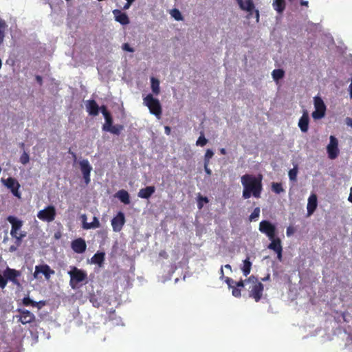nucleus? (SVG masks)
Here are the masks:
<instances>
[{
	"label": "nucleus",
	"mask_w": 352,
	"mask_h": 352,
	"mask_svg": "<svg viewBox=\"0 0 352 352\" xmlns=\"http://www.w3.org/2000/svg\"><path fill=\"white\" fill-rule=\"evenodd\" d=\"M270 280V274H267L266 276L262 278V281L265 282Z\"/></svg>",
	"instance_id": "nucleus-56"
},
{
	"label": "nucleus",
	"mask_w": 352,
	"mask_h": 352,
	"mask_svg": "<svg viewBox=\"0 0 352 352\" xmlns=\"http://www.w3.org/2000/svg\"><path fill=\"white\" fill-rule=\"evenodd\" d=\"M155 188L154 186H146L142 188L138 192V196L142 199H148L155 192Z\"/></svg>",
	"instance_id": "nucleus-21"
},
{
	"label": "nucleus",
	"mask_w": 352,
	"mask_h": 352,
	"mask_svg": "<svg viewBox=\"0 0 352 352\" xmlns=\"http://www.w3.org/2000/svg\"><path fill=\"white\" fill-rule=\"evenodd\" d=\"M16 250V247L13 246V245L10 246V252H14Z\"/></svg>",
	"instance_id": "nucleus-61"
},
{
	"label": "nucleus",
	"mask_w": 352,
	"mask_h": 352,
	"mask_svg": "<svg viewBox=\"0 0 352 352\" xmlns=\"http://www.w3.org/2000/svg\"><path fill=\"white\" fill-rule=\"evenodd\" d=\"M116 197L124 204H129L130 203L129 194L125 190H120L116 193Z\"/></svg>",
	"instance_id": "nucleus-25"
},
{
	"label": "nucleus",
	"mask_w": 352,
	"mask_h": 352,
	"mask_svg": "<svg viewBox=\"0 0 352 352\" xmlns=\"http://www.w3.org/2000/svg\"><path fill=\"white\" fill-rule=\"evenodd\" d=\"M29 161H30L29 155L26 152H24L20 157V162L22 164L25 165L29 162Z\"/></svg>",
	"instance_id": "nucleus-41"
},
{
	"label": "nucleus",
	"mask_w": 352,
	"mask_h": 352,
	"mask_svg": "<svg viewBox=\"0 0 352 352\" xmlns=\"http://www.w3.org/2000/svg\"><path fill=\"white\" fill-rule=\"evenodd\" d=\"M143 100L144 104L148 108L150 113L160 118L162 112L160 101L157 98H155L151 94L144 98Z\"/></svg>",
	"instance_id": "nucleus-5"
},
{
	"label": "nucleus",
	"mask_w": 352,
	"mask_h": 352,
	"mask_svg": "<svg viewBox=\"0 0 352 352\" xmlns=\"http://www.w3.org/2000/svg\"><path fill=\"white\" fill-rule=\"evenodd\" d=\"M21 274H22L21 271L10 268L9 267H6V269L3 271V276L6 277L7 283L10 281L13 283V285L17 287L21 286V284L19 280V278L21 276Z\"/></svg>",
	"instance_id": "nucleus-9"
},
{
	"label": "nucleus",
	"mask_w": 352,
	"mask_h": 352,
	"mask_svg": "<svg viewBox=\"0 0 352 352\" xmlns=\"http://www.w3.org/2000/svg\"><path fill=\"white\" fill-rule=\"evenodd\" d=\"M164 131H165V133H166V135H170V131H171V129H170V126H166L164 127Z\"/></svg>",
	"instance_id": "nucleus-53"
},
{
	"label": "nucleus",
	"mask_w": 352,
	"mask_h": 352,
	"mask_svg": "<svg viewBox=\"0 0 352 352\" xmlns=\"http://www.w3.org/2000/svg\"><path fill=\"white\" fill-rule=\"evenodd\" d=\"M42 273L45 278L48 280L51 275L54 274V271L50 268L47 264L38 265L35 267V271L33 276L35 278H38V274Z\"/></svg>",
	"instance_id": "nucleus-14"
},
{
	"label": "nucleus",
	"mask_w": 352,
	"mask_h": 352,
	"mask_svg": "<svg viewBox=\"0 0 352 352\" xmlns=\"http://www.w3.org/2000/svg\"><path fill=\"white\" fill-rule=\"evenodd\" d=\"M245 284H246L245 280H241L238 282H235L234 286H236V287L240 288L241 289L243 287H244Z\"/></svg>",
	"instance_id": "nucleus-50"
},
{
	"label": "nucleus",
	"mask_w": 352,
	"mask_h": 352,
	"mask_svg": "<svg viewBox=\"0 0 352 352\" xmlns=\"http://www.w3.org/2000/svg\"><path fill=\"white\" fill-rule=\"evenodd\" d=\"M56 216V210L54 206L50 205L37 213V217L45 222H52Z\"/></svg>",
	"instance_id": "nucleus-6"
},
{
	"label": "nucleus",
	"mask_w": 352,
	"mask_h": 352,
	"mask_svg": "<svg viewBox=\"0 0 352 352\" xmlns=\"http://www.w3.org/2000/svg\"><path fill=\"white\" fill-rule=\"evenodd\" d=\"M220 274H221L220 278H221V279H223V278H226V277L224 276V273H223V267H221V269H220Z\"/></svg>",
	"instance_id": "nucleus-58"
},
{
	"label": "nucleus",
	"mask_w": 352,
	"mask_h": 352,
	"mask_svg": "<svg viewBox=\"0 0 352 352\" xmlns=\"http://www.w3.org/2000/svg\"><path fill=\"white\" fill-rule=\"evenodd\" d=\"M214 155V153L211 149H208L204 156V163L209 164L210 160Z\"/></svg>",
	"instance_id": "nucleus-39"
},
{
	"label": "nucleus",
	"mask_w": 352,
	"mask_h": 352,
	"mask_svg": "<svg viewBox=\"0 0 352 352\" xmlns=\"http://www.w3.org/2000/svg\"><path fill=\"white\" fill-rule=\"evenodd\" d=\"M208 142V140L204 137V135H201L199 137L198 140H197L196 144L197 146H205Z\"/></svg>",
	"instance_id": "nucleus-40"
},
{
	"label": "nucleus",
	"mask_w": 352,
	"mask_h": 352,
	"mask_svg": "<svg viewBox=\"0 0 352 352\" xmlns=\"http://www.w3.org/2000/svg\"><path fill=\"white\" fill-rule=\"evenodd\" d=\"M8 25L6 22L3 19H0V45L3 43L4 37H5V32L7 30Z\"/></svg>",
	"instance_id": "nucleus-30"
},
{
	"label": "nucleus",
	"mask_w": 352,
	"mask_h": 352,
	"mask_svg": "<svg viewBox=\"0 0 352 352\" xmlns=\"http://www.w3.org/2000/svg\"><path fill=\"white\" fill-rule=\"evenodd\" d=\"M238 3L240 8L243 10L252 11L254 8L252 0H239Z\"/></svg>",
	"instance_id": "nucleus-24"
},
{
	"label": "nucleus",
	"mask_w": 352,
	"mask_h": 352,
	"mask_svg": "<svg viewBox=\"0 0 352 352\" xmlns=\"http://www.w3.org/2000/svg\"><path fill=\"white\" fill-rule=\"evenodd\" d=\"M232 295L236 298H239L241 296V290L240 288L236 287V286H234L232 287Z\"/></svg>",
	"instance_id": "nucleus-42"
},
{
	"label": "nucleus",
	"mask_w": 352,
	"mask_h": 352,
	"mask_svg": "<svg viewBox=\"0 0 352 352\" xmlns=\"http://www.w3.org/2000/svg\"><path fill=\"white\" fill-rule=\"evenodd\" d=\"M260 215V208L258 207H256L254 209L253 212L249 217V219L250 221L256 220L257 218H258Z\"/></svg>",
	"instance_id": "nucleus-38"
},
{
	"label": "nucleus",
	"mask_w": 352,
	"mask_h": 352,
	"mask_svg": "<svg viewBox=\"0 0 352 352\" xmlns=\"http://www.w3.org/2000/svg\"><path fill=\"white\" fill-rule=\"evenodd\" d=\"M300 3L301 6H308V1L304 0H300Z\"/></svg>",
	"instance_id": "nucleus-57"
},
{
	"label": "nucleus",
	"mask_w": 352,
	"mask_h": 352,
	"mask_svg": "<svg viewBox=\"0 0 352 352\" xmlns=\"http://www.w3.org/2000/svg\"><path fill=\"white\" fill-rule=\"evenodd\" d=\"M104 118L105 120V122L102 125V130L105 131L107 129L111 126V125H113V118L111 113L107 115L106 116H104Z\"/></svg>",
	"instance_id": "nucleus-33"
},
{
	"label": "nucleus",
	"mask_w": 352,
	"mask_h": 352,
	"mask_svg": "<svg viewBox=\"0 0 352 352\" xmlns=\"http://www.w3.org/2000/svg\"><path fill=\"white\" fill-rule=\"evenodd\" d=\"M82 218L83 219L82 228L85 230L95 229V228H98L100 226L99 220L96 217H94L93 221L91 223H86L85 221L86 220L85 215H82Z\"/></svg>",
	"instance_id": "nucleus-22"
},
{
	"label": "nucleus",
	"mask_w": 352,
	"mask_h": 352,
	"mask_svg": "<svg viewBox=\"0 0 352 352\" xmlns=\"http://www.w3.org/2000/svg\"><path fill=\"white\" fill-rule=\"evenodd\" d=\"M298 175V166L297 165L289 170V177L291 181H296Z\"/></svg>",
	"instance_id": "nucleus-35"
},
{
	"label": "nucleus",
	"mask_w": 352,
	"mask_h": 352,
	"mask_svg": "<svg viewBox=\"0 0 352 352\" xmlns=\"http://www.w3.org/2000/svg\"><path fill=\"white\" fill-rule=\"evenodd\" d=\"M314 107L315 111L311 114L313 118L315 120L322 118L325 116L326 105L320 97H314Z\"/></svg>",
	"instance_id": "nucleus-7"
},
{
	"label": "nucleus",
	"mask_w": 352,
	"mask_h": 352,
	"mask_svg": "<svg viewBox=\"0 0 352 352\" xmlns=\"http://www.w3.org/2000/svg\"><path fill=\"white\" fill-rule=\"evenodd\" d=\"M272 190L276 194H280L285 191L281 183L274 182L272 184Z\"/></svg>",
	"instance_id": "nucleus-34"
},
{
	"label": "nucleus",
	"mask_w": 352,
	"mask_h": 352,
	"mask_svg": "<svg viewBox=\"0 0 352 352\" xmlns=\"http://www.w3.org/2000/svg\"><path fill=\"white\" fill-rule=\"evenodd\" d=\"M86 109L90 116H96L99 113V106L94 100H89L86 102Z\"/></svg>",
	"instance_id": "nucleus-18"
},
{
	"label": "nucleus",
	"mask_w": 352,
	"mask_h": 352,
	"mask_svg": "<svg viewBox=\"0 0 352 352\" xmlns=\"http://www.w3.org/2000/svg\"><path fill=\"white\" fill-rule=\"evenodd\" d=\"M277 254V258L279 261L282 260V253H283V249L279 250L278 251L275 252Z\"/></svg>",
	"instance_id": "nucleus-52"
},
{
	"label": "nucleus",
	"mask_w": 352,
	"mask_h": 352,
	"mask_svg": "<svg viewBox=\"0 0 352 352\" xmlns=\"http://www.w3.org/2000/svg\"><path fill=\"white\" fill-rule=\"evenodd\" d=\"M122 48L123 50L129 52H133L134 49L130 46L129 43H124L122 46Z\"/></svg>",
	"instance_id": "nucleus-46"
},
{
	"label": "nucleus",
	"mask_w": 352,
	"mask_h": 352,
	"mask_svg": "<svg viewBox=\"0 0 352 352\" xmlns=\"http://www.w3.org/2000/svg\"><path fill=\"white\" fill-rule=\"evenodd\" d=\"M225 281L230 288H232V287L234 286V285H235V281L233 279H232L231 278L226 277Z\"/></svg>",
	"instance_id": "nucleus-45"
},
{
	"label": "nucleus",
	"mask_w": 352,
	"mask_h": 352,
	"mask_svg": "<svg viewBox=\"0 0 352 352\" xmlns=\"http://www.w3.org/2000/svg\"><path fill=\"white\" fill-rule=\"evenodd\" d=\"M348 199L350 202L352 203V187L351 188V192Z\"/></svg>",
	"instance_id": "nucleus-59"
},
{
	"label": "nucleus",
	"mask_w": 352,
	"mask_h": 352,
	"mask_svg": "<svg viewBox=\"0 0 352 352\" xmlns=\"http://www.w3.org/2000/svg\"><path fill=\"white\" fill-rule=\"evenodd\" d=\"M225 268H226V269H229V270H232L231 265H229V264H226V265H225Z\"/></svg>",
	"instance_id": "nucleus-63"
},
{
	"label": "nucleus",
	"mask_w": 352,
	"mask_h": 352,
	"mask_svg": "<svg viewBox=\"0 0 352 352\" xmlns=\"http://www.w3.org/2000/svg\"><path fill=\"white\" fill-rule=\"evenodd\" d=\"M317 204L318 202L316 195L311 194L308 199V203L307 206L308 215H311L314 213L317 208Z\"/></svg>",
	"instance_id": "nucleus-20"
},
{
	"label": "nucleus",
	"mask_w": 352,
	"mask_h": 352,
	"mask_svg": "<svg viewBox=\"0 0 352 352\" xmlns=\"http://www.w3.org/2000/svg\"><path fill=\"white\" fill-rule=\"evenodd\" d=\"M126 1L127 2H129V4H132V3L135 1V0H126Z\"/></svg>",
	"instance_id": "nucleus-64"
},
{
	"label": "nucleus",
	"mask_w": 352,
	"mask_h": 352,
	"mask_svg": "<svg viewBox=\"0 0 352 352\" xmlns=\"http://www.w3.org/2000/svg\"><path fill=\"white\" fill-rule=\"evenodd\" d=\"M113 14L115 17V20L119 22L121 25H127L130 21L125 12H122L121 10L116 9L113 11Z\"/></svg>",
	"instance_id": "nucleus-17"
},
{
	"label": "nucleus",
	"mask_w": 352,
	"mask_h": 352,
	"mask_svg": "<svg viewBox=\"0 0 352 352\" xmlns=\"http://www.w3.org/2000/svg\"><path fill=\"white\" fill-rule=\"evenodd\" d=\"M259 230L261 232L266 234L269 239H272L276 236V227L271 222L263 220L259 223Z\"/></svg>",
	"instance_id": "nucleus-11"
},
{
	"label": "nucleus",
	"mask_w": 352,
	"mask_h": 352,
	"mask_svg": "<svg viewBox=\"0 0 352 352\" xmlns=\"http://www.w3.org/2000/svg\"><path fill=\"white\" fill-rule=\"evenodd\" d=\"M295 232H296L295 228L290 226L287 227V230H286L287 236H290L292 234H294Z\"/></svg>",
	"instance_id": "nucleus-47"
},
{
	"label": "nucleus",
	"mask_w": 352,
	"mask_h": 352,
	"mask_svg": "<svg viewBox=\"0 0 352 352\" xmlns=\"http://www.w3.org/2000/svg\"><path fill=\"white\" fill-rule=\"evenodd\" d=\"M99 111H101V113H102V115L104 116H106L107 115L110 114L109 111L107 110V107L104 105H102L100 107H99Z\"/></svg>",
	"instance_id": "nucleus-49"
},
{
	"label": "nucleus",
	"mask_w": 352,
	"mask_h": 352,
	"mask_svg": "<svg viewBox=\"0 0 352 352\" xmlns=\"http://www.w3.org/2000/svg\"><path fill=\"white\" fill-rule=\"evenodd\" d=\"M285 72L281 69L273 70L272 75L274 80H278L284 77Z\"/></svg>",
	"instance_id": "nucleus-32"
},
{
	"label": "nucleus",
	"mask_w": 352,
	"mask_h": 352,
	"mask_svg": "<svg viewBox=\"0 0 352 352\" xmlns=\"http://www.w3.org/2000/svg\"><path fill=\"white\" fill-rule=\"evenodd\" d=\"M70 270L67 272L70 276L69 285L72 289L78 287L80 283L85 281L87 278V272L76 266H70Z\"/></svg>",
	"instance_id": "nucleus-4"
},
{
	"label": "nucleus",
	"mask_w": 352,
	"mask_h": 352,
	"mask_svg": "<svg viewBox=\"0 0 352 352\" xmlns=\"http://www.w3.org/2000/svg\"><path fill=\"white\" fill-rule=\"evenodd\" d=\"M124 126L121 124L111 125L105 131H109L114 135H120L121 131L123 130Z\"/></svg>",
	"instance_id": "nucleus-31"
},
{
	"label": "nucleus",
	"mask_w": 352,
	"mask_h": 352,
	"mask_svg": "<svg viewBox=\"0 0 352 352\" xmlns=\"http://www.w3.org/2000/svg\"><path fill=\"white\" fill-rule=\"evenodd\" d=\"M36 81L41 85H42V82H43V79H42V77L40 76H36Z\"/></svg>",
	"instance_id": "nucleus-54"
},
{
	"label": "nucleus",
	"mask_w": 352,
	"mask_h": 352,
	"mask_svg": "<svg viewBox=\"0 0 352 352\" xmlns=\"http://www.w3.org/2000/svg\"><path fill=\"white\" fill-rule=\"evenodd\" d=\"M22 303L25 306L31 305L33 307L34 300H31L28 296H27L23 298Z\"/></svg>",
	"instance_id": "nucleus-43"
},
{
	"label": "nucleus",
	"mask_w": 352,
	"mask_h": 352,
	"mask_svg": "<svg viewBox=\"0 0 352 352\" xmlns=\"http://www.w3.org/2000/svg\"><path fill=\"white\" fill-rule=\"evenodd\" d=\"M209 202V199L208 197H202L201 195H199L198 197V200H197V207L200 210L203 208L204 206V203H208Z\"/></svg>",
	"instance_id": "nucleus-37"
},
{
	"label": "nucleus",
	"mask_w": 352,
	"mask_h": 352,
	"mask_svg": "<svg viewBox=\"0 0 352 352\" xmlns=\"http://www.w3.org/2000/svg\"><path fill=\"white\" fill-rule=\"evenodd\" d=\"M151 83L153 93L157 96L160 93V80L155 77H152L151 78Z\"/></svg>",
	"instance_id": "nucleus-27"
},
{
	"label": "nucleus",
	"mask_w": 352,
	"mask_h": 352,
	"mask_svg": "<svg viewBox=\"0 0 352 352\" xmlns=\"http://www.w3.org/2000/svg\"><path fill=\"white\" fill-rule=\"evenodd\" d=\"M72 248L76 253L82 254L87 248L85 241L82 238L74 240L71 244Z\"/></svg>",
	"instance_id": "nucleus-16"
},
{
	"label": "nucleus",
	"mask_w": 352,
	"mask_h": 352,
	"mask_svg": "<svg viewBox=\"0 0 352 352\" xmlns=\"http://www.w3.org/2000/svg\"><path fill=\"white\" fill-rule=\"evenodd\" d=\"M204 170L207 175H210L212 170L208 168V164L204 163Z\"/></svg>",
	"instance_id": "nucleus-51"
},
{
	"label": "nucleus",
	"mask_w": 352,
	"mask_h": 352,
	"mask_svg": "<svg viewBox=\"0 0 352 352\" xmlns=\"http://www.w3.org/2000/svg\"><path fill=\"white\" fill-rule=\"evenodd\" d=\"M252 263L250 261V258L248 257L246 259L243 261V265L241 268L243 274L245 276H247L251 271Z\"/></svg>",
	"instance_id": "nucleus-29"
},
{
	"label": "nucleus",
	"mask_w": 352,
	"mask_h": 352,
	"mask_svg": "<svg viewBox=\"0 0 352 352\" xmlns=\"http://www.w3.org/2000/svg\"><path fill=\"white\" fill-rule=\"evenodd\" d=\"M309 115L306 110L303 111L302 116L300 117L298 122V126L302 132L306 133L309 129Z\"/></svg>",
	"instance_id": "nucleus-19"
},
{
	"label": "nucleus",
	"mask_w": 352,
	"mask_h": 352,
	"mask_svg": "<svg viewBox=\"0 0 352 352\" xmlns=\"http://www.w3.org/2000/svg\"><path fill=\"white\" fill-rule=\"evenodd\" d=\"M329 139L330 142L327 146V150L329 157L333 160L338 157L339 153L338 142L337 138L333 135H331Z\"/></svg>",
	"instance_id": "nucleus-12"
},
{
	"label": "nucleus",
	"mask_w": 352,
	"mask_h": 352,
	"mask_svg": "<svg viewBox=\"0 0 352 352\" xmlns=\"http://www.w3.org/2000/svg\"><path fill=\"white\" fill-rule=\"evenodd\" d=\"M7 285V280L4 276L0 274V287L4 289Z\"/></svg>",
	"instance_id": "nucleus-44"
},
{
	"label": "nucleus",
	"mask_w": 352,
	"mask_h": 352,
	"mask_svg": "<svg viewBox=\"0 0 352 352\" xmlns=\"http://www.w3.org/2000/svg\"><path fill=\"white\" fill-rule=\"evenodd\" d=\"M17 311L19 312V315H17L16 317L18 318V320L23 324H32V322H35L36 316L29 310L25 309H18Z\"/></svg>",
	"instance_id": "nucleus-10"
},
{
	"label": "nucleus",
	"mask_w": 352,
	"mask_h": 352,
	"mask_svg": "<svg viewBox=\"0 0 352 352\" xmlns=\"http://www.w3.org/2000/svg\"><path fill=\"white\" fill-rule=\"evenodd\" d=\"M170 14H171L172 17H173L177 21L183 20L182 15L178 9L174 8V9L171 10Z\"/></svg>",
	"instance_id": "nucleus-36"
},
{
	"label": "nucleus",
	"mask_w": 352,
	"mask_h": 352,
	"mask_svg": "<svg viewBox=\"0 0 352 352\" xmlns=\"http://www.w3.org/2000/svg\"><path fill=\"white\" fill-rule=\"evenodd\" d=\"M346 122L347 125H349V126L352 127V119L351 118H346Z\"/></svg>",
	"instance_id": "nucleus-55"
},
{
	"label": "nucleus",
	"mask_w": 352,
	"mask_h": 352,
	"mask_svg": "<svg viewBox=\"0 0 352 352\" xmlns=\"http://www.w3.org/2000/svg\"><path fill=\"white\" fill-rule=\"evenodd\" d=\"M1 182L6 187L10 190L14 196L19 199L21 198V194L19 192L21 186L15 178L9 177L7 179H1Z\"/></svg>",
	"instance_id": "nucleus-8"
},
{
	"label": "nucleus",
	"mask_w": 352,
	"mask_h": 352,
	"mask_svg": "<svg viewBox=\"0 0 352 352\" xmlns=\"http://www.w3.org/2000/svg\"><path fill=\"white\" fill-rule=\"evenodd\" d=\"M263 176L258 175L257 177L251 174H245L241 177V184L243 186V199H249L252 196L255 198H260L263 190L262 184Z\"/></svg>",
	"instance_id": "nucleus-1"
},
{
	"label": "nucleus",
	"mask_w": 352,
	"mask_h": 352,
	"mask_svg": "<svg viewBox=\"0 0 352 352\" xmlns=\"http://www.w3.org/2000/svg\"><path fill=\"white\" fill-rule=\"evenodd\" d=\"M125 223V217L122 212H118L111 220V226L114 232H120Z\"/></svg>",
	"instance_id": "nucleus-15"
},
{
	"label": "nucleus",
	"mask_w": 352,
	"mask_h": 352,
	"mask_svg": "<svg viewBox=\"0 0 352 352\" xmlns=\"http://www.w3.org/2000/svg\"><path fill=\"white\" fill-rule=\"evenodd\" d=\"M131 4H129V2L126 1V3L124 6V9L126 10L129 9Z\"/></svg>",
	"instance_id": "nucleus-60"
},
{
	"label": "nucleus",
	"mask_w": 352,
	"mask_h": 352,
	"mask_svg": "<svg viewBox=\"0 0 352 352\" xmlns=\"http://www.w3.org/2000/svg\"><path fill=\"white\" fill-rule=\"evenodd\" d=\"M46 304L45 300H41L39 302L34 301L33 307H37L38 309H41L42 307L45 306Z\"/></svg>",
	"instance_id": "nucleus-48"
},
{
	"label": "nucleus",
	"mask_w": 352,
	"mask_h": 352,
	"mask_svg": "<svg viewBox=\"0 0 352 352\" xmlns=\"http://www.w3.org/2000/svg\"><path fill=\"white\" fill-rule=\"evenodd\" d=\"M273 7L278 13H282L285 9V0H274Z\"/></svg>",
	"instance_id": "nucleus-28"
},
{
	"label": "nucleus",
	"mask_w": 352,
	"mask_h": 352,
	"mask_svg": "<svg viewBox=\"0 0 352 352\" xmlns=\"http://www.w3.org/2000/svg\"><path fill=\"white\" fill-rule=\"evenodd\" d=\"M271 241V243L268 245V248L274 252L278 251L279 250L283 249L281 245V241L278 237H273L272 239H269Z\"/></svg>",
	"instance_id": "nucleus-23"
},
{
	"label": "nucleus",
	"mask_w": 352,
	"mask_h": 352,
	"mask_svg": "<svg viewBox=\"0 0 352 352\" xmlns=\"http://www.w3.org/2000/svg\"><path fill=\"white\" fill-rule=\"evenodd\" d=\"M220 153L222 154V155H226V151L225 148H221L220 149Z\"/></svg>",
	"instance_id": "nucleus-62"
},
{
	"label": "nucleus",
	"mask_w": 352,
	"mask_h": 352,
	"mask_svg": "<svg viewBox=\"0 0 352 352\" xmlns=\"http://www.w3.org/2000/svg\"><path fill=\"white\" fill-rule=\"evenodd\" d=\"M245 282L246 285H248V291L249 297L253 298L256 302H259L263 296L264 290L263 284L254 275L245 279Z\"/></svg>",
	"instance_id": "nucleus-2"
},
{
	"label": "nucleus",
	"mask_w": 352,
	"mask_h": 352,
	"mask_svg": "<svg viewBox=\"0 0 352 352\" xmlns=\"http://www.w3.org/2000/svg\"><path fill=\"white\" fill-rule=\"evenodd\" d=\"M105 254L104 252H97L91 258V262L101 266L104 261Z\"/></svg>",
	"instance_id": "nucleus-26"
},
{
	"label": "nucleus",
	"mask_w": 352,
	"mask_h": 352,
	"mask_svg": "<svg viewBox=\"0 0 352 352\" xmlns=\"http://www.w3.org/2000/svg\"><path fill=\"white\" fill-rule=\"evenodd\" d=\"M80 170L82 173L84 181L86 185L90 183V173L92 170V167L90 165L87 160H82L79 162Z\"/></svg>",
	"instance_id": "nucleus-13"
},
{
	"label": "nucleus",
	"mask_w": 352,
	"mask_h": 352,
	"mask_svg": "<svg viewBox=\"0 0 352 352\" xmlns=\"http://www.w3.org/2000/svg\"><path fill=\"white\" fill-rule=\"evenodd\" d=\"M6 219L12 226L10 235L16 239V245L19 246L27 234L25 231H20L23 224V221L12 215L8 216Z\"/></svg>",
	"instance_id": "nucleus-3"
}]
</instances>
